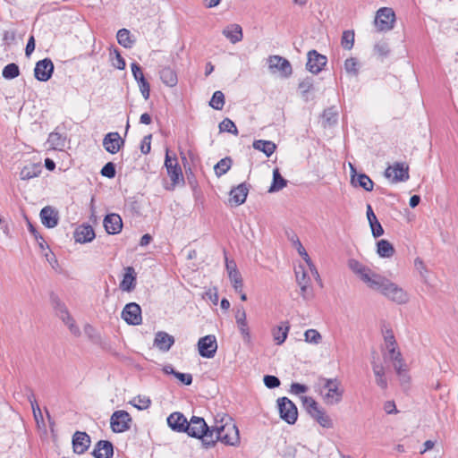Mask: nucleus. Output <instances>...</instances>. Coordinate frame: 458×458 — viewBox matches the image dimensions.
<instances>
[{
  "mask_svg": "<svg viewBox=\"0 0 458 458\" xmlns=\"http://www.w3.org/2000/svg\"><path fill=\"white\" fill-rule=\"evenodd\" d=\"M213 430L214 445L217 441L232 446L240 444L239 429L231 417L224 416L220 420H216Z\"/></svg>",
  "mask_w": 458,
  "mask_h": 458,
  "instance_id": "1",
  "label": "nucleus"
},
{
  "mask_svg": "<svg viewBox=\"0 0 458 458\" xmlns=\"http://www.w3.org/2000/svg\"><path fill=\"white\" fill-rule=\"evenodd\" d=\"M375 278L369 287L370 289L379 292L386 298L397 304H405L409 301V294L402 287L380 275Z\"/></svg>",
  "mask_w": 458,
  "mask_h": 458,
  "instance_id": "2",
  "label": "nucleus"
},
{
  "mask_svg": "<svg viewBox=\"0 0 458 458\" xmlns=\"http://www.w3.org/2000/svg\"><path fill=\"white\" fill-rule=\"evenodd\" d=\"M317 387L323 395L325 403L328 405L337 404L343 399L344 388L337 378L320 377L318 379Z\"/></svg>",
  "mask_w": 458,
  "mask_h": 458,
  "instance_id": "3",
  "label": "nucleus"
},
{
  "mask_svg": "<svg viewBox=\"0 0 458 458\" xmlns=\"http://www.w3.org/2000/svg\"><path fill=\"white\" fill-rule=\"evenodd\" d=\"M189 436L199 438L206 448L214 446L213 426L208 427L203 418L192 416L185 431Z\"/></svg>",
  "mask_w": 458,
  "mask_h": 458,
  "instance_id": "4",
  "label": "nucleus"
},
{
  "mask_svg": "<svg viewBox=\"0 0 458 458\" xmlns=\"http://www.w3.org/2000/svg\"><path fill=\"white\" fill-rule=\"evenodd\" d=\"M301 402L309 415L325 428H333V420L325 410L318 405L316 400L310 396H302Z\"/></svg>",
  "mask_w": 458,
  "mask_h": 458,
  "instance_id": "5",
  "label": "nucleus"
},
{
  "mask_svg": "<svg viewBox=\"0 0 458 458\" xmlns=\"http://www.w3.org/2000/svg\"><path fill=\"white\" fill-rule=\"evenodd\" d=\"M165 167L171 179V185L166 186V190L173 191L176 186L184 184L182 171L177 157L176 156L171 157L168 148L165 150Z\"/></svg>",
  "mask_w": 458,
  "mask_h": 458,
  "instance_id": "6",
  "label": "nucleus"
},
{
  "mask_svg": "<svg viewBox=\"0 0 458 458\" xmlns=\"http://www.w3.org/2000/svg\"><path fill=\"white\" fill-rule=\"evenodd\" d=\"M395 22V13L392 8H380L375 17V26L378 31H388L394 28Z\"/></svg>",
  "mask_w": 458,
  "mask_h": 458,
  "instance_id": "7",
  "label": "nucleus"
},
{
  "mask_svg": "<svg viewBox=\"0 0 458 458\" xmlns=\"http://www.w3.org/2000/svg\"><path fill=\"white\" fill-rule=\"evenodd\" d=\"M277 407L280 418L288 424H294L298 419L296 405L287 397L277 399Z\"/></svg>",
  "mask_w": 458,
  "mask_h": 458,
  "instance_id": "8",
  "label": "nucleus"
},
{
  "mask_svg": "<svg viewBox=\"0 0 458 458\" xmlns=\"http://www.w3.org/2000/svg\"><path fill=\"white\" fill-rule=\"evenodd\" d=\"M349 267L368 287L371 286L372 282L376 279L375 277L378 276V274L374 273L369 267L362 265L356 259L349 260Z\"/></svg>",
  "mask_w": 458,
  "mask_h": 458,
  "instance_id": "9",
  "label": "nucleus"
},
{
  "mask_svg": "<svg viewBox=\"0 0 458 458\" xmlns=\"http://www.w3.org/2000/svg\"><path fill=\"white\" fill-rule=\"evenodd\" d=\"M267 64L271 72H279L282 77L288 78L293 72L290 62L280 55H270Z\"/></svg>",
  "mask_w": 458,
  "mask_h": 458,
  "instance_id": "10",
  "label": "nucleus"
},
{
  "mask_svg": "<svg viewBox=\"0 0 458 458\" xmlns=\"http://www.w3.org/2000/svg\"><path fill=\"white\" fill-rule=\"evenodd\" d=\"M131 418L125 411H116L110 418V426L114 432L122 433L130 428Z\"/></svg>",
  "mask_w": 458,
  "mask_h": 458,
  "instance_id": "11",
  "label": "nucleus"
},
{
  "mask_svg": "<svg viewBox=\"0 0 458 458\" xmlns=\"http://www.w3.org/2000/svg\"><path fill=\"white\" fill-rule=\"evenodd\" d=\"M123 320L132 326H138L142 322L141 308L136 302H130L125 305L122 311Z\"/></svg>",
  "mask_w": 458,
  "mask_h": 458,
  "instance_id": "12",
  "label": "nucleus"
},
{
  "mask_svg": "<svg viewBox=\"0 0 458 458\" xmlns=\"http://www.w3.org/2000/svg\"><path fill=\"white\" fill-rule=\"evenodd\" d=\"M199 355L204 358H213L217 350V343L215 335H208L201 337L198 342Z\"/></svg>",
  "mask_w": 458,
  "mask_h": 458,
  "instance_id": "13",
  "label": "nucleus"
},
{
  "mask_svg": "<svg viewBox=\"0 0 458 458\" xmlns=\"http://www.w3.org/2000/svg\"><path fill=\"white\" fill-rule=\"evenodd\" d=\"M385 176L393 182H405L409 179V167L403 163H395L385 171Z\"/></svg>",
  "mask_w": 458,
  "mask_h": 458,
  "instance_id": "14",
  "label": "nucleus"
},
{
  "mask_svg": "<svg viewBox=\"0 0 458 458\" xmlns=\"http://www.w3.org/2000/svg\"><path fill=\"white\" fill-rule=\"evenodd\" d=\"M54 64L50 58H45L36 63L34 76L39 81H47L54 72Z\"/></svg>",
  "mask_w": 458,
  "mask_h": 458,
  "instance_id": "15",
  "label": "nucleus"
},
{
  "mask_svg": "<svg viewBox=\"0 0 458 458\" xmlns=\"http://www.w3.org/2000/svg\"><path fill=\"white\" fill-rule=\"evenodd\" d=\"M55 309L56 315L69 327L71 333L76 336L80 335V328L75 325L73 318L69 314L66 306L59 301H55Z\"/></svg>",
  "mask_w": 458,
  "mask_h": 458,
  "instance_id": "16",
  "label": "nucleus"
},
{
  "mask_svg": "<svg viewBox=\"0 0 458 458\" xmlns=\"http://www.w3.org/2000/svg\"><path fill=\"white\" fill-rule=\"evenodd\" d=\"M307 55V70L313 74H318V72H320L323 67L327 64V57L323 55H320L316 50L309 51Z\"/></svg>",
  "mask_w": 458,
  "mask_h": 458,
  "instance_id": "17",
  "label": "nucleus"
},
{
  "mask_svg": "<svg viewBox=\"0 0 458 458\" xmlns=\"http://www.w3.org/2000/svg\"><path fill=\"white\" fill-rule=\"evenodd\" d=\"M124 140L121 138L118 132H108L103 139L104 148L111 153L116 154L123 146Z\"/></svg>",
  "mask_w": 458,
  "mask_h": 458,
  "instance_id": "18",
  "label": "nucleus"
},
{
  "mask_svg": "<svg viewBox=\"0 0 458 458\" xmlns=\"http://www.w3.org/2000/svg\"><path fill=\"white\" fill-rule=\"evenodd\" d=\"M249 185L246 182L240 183L230 191L229 203L231 206H240L246 201L249 193Z\"/></svg>",
  "mask_w": 458,
  "mask_h": 458,
  "instance_id": "19",
  "label": "nucleus"
},
{
  "mask_svg": "<svg viewBox=\"0 0 458 458\" xmlns=\"http://www.w3.org/2000/svg\"><path fill=\"white\" fill-rule=\"evenodd\" d=\"M91 443L89 436L86 432L76 431L72 437L73 451L78 454H84Z\"/></svg>",
  "mask_w": 458,
  "mask_h": 458,
  "instance_id": "20",
  "label": "nucleus"
},
{
  "mask_svg": "<svg viewBox=\"0 0 458 458\" xmlns=\"http://www.w3.org/2000/svg\"><path fill=\"white\" fill-rule=\"evenodd\" d=\"M39 216L42 224L47 228H54L58 225V212L51 206L43 208Z\"/></svg>",
  "mask_w": 458,
  "mask_h": 458,
  "instance_id": "21",
  "label": "nucleus"
},
{
  "mask_svg": "<svg viewBox=\"0 0 458 458\" xmlns=\"http://www.w3.org/2000/svg\"><path fill=\"white\" fill-rule=\"evenodd\" d=\"M103 224L108 234H117L123 228L121 216L114 213L106 215L104 218Z\"/></svg>",
  "mask_w": 458,
  "mask_h": 458,
  "instance_id": "22",
  "label": "nucleus"
},
{
  "mask_svg": "<svg viewBox=\"0 0 458 458\" xmlns=\"http://www.w3.org/2000/svg\"><path fill=\"white\" fill-rule=\"evenodd\" d=\"M371 366L377 386L380 387L382 390H386L388 386L386 376V368L384 367L383 364L377 362L375 357H373L371 360Z\"/></svg>",
  "mask_w": 458,
  "mask_h": 458,
  "instance_id": "23",
  "label": "nucleus"
},
{
  "mask_svg": "<svg viewBox=\"0 0 458 458\" xmlns=\"http://www.w3.org/2000/svg\"><path fill=\"white\" fill-rule=\"evenodd\" d=\"M174 344V338L173 335L164 331H158L156 333L154 346H156L161 352H168Z\"/></svg>",
  "mask_w": 458,
  "mask_h": 458,
  "instance_id": "24",
  "label": "nucleus"
},
{
  "mask_svg": "<svg viewBox=\"0 0 458 458\" xmlns=\"http://www.w3.org/2000/svg\"><path fill=\"white\" fill-rule=\"evenodd\" d=\"M114 454V446L110 441H98L92 452L95 458H112Z\"/></svg>",
  "mask_w": 458,
  "mask_h": 458,
  "instance_id": "25",
  "label": "nucleus"
},
{
  "mask_svg": "<svg viewBox=\"0 0 458 458\" xmlns=\"http://www.w3.org/2000/svg\"><path fill=\"white\" fill-rule=\"evenodd\" d=\"M167 424L174 431L185 432L188 421L181 412H174L168 416Z\"/></svg>",
  "mask_w": 458,
  "mask_h": 458,
  "instance_id": "26",
  "label": "nucleus"
},
{
  "mask_svg": "<svg viewBox=\"0 0 458 458\" xmlns=\"http://www.w3.org/2000/svg\"><path fill=\"white\" fill-rule=\"evenodd\" d=\"M95 238V232L91 225H80L74 232V239L77 242L86 243L91 242Z\"/></svg>",
  "mask_w": 458,
  "mask_h": 458,
  "instance_id": "27",
  "label": "nucleus"
},
{
  "mask_svg": "<svg viewBox=\"0 0 458 458\" xmlns=\"http://www.w3.org/2000/svg\"><path fill=\"white\" fill-rule=\"evenodd\" d=\"M222 34L232 43L236 44L242 40V29L239 24L233 23L226 26Z\"/></svg>",
  "mask_w": 458,
  "mask_h": 458,
  "instance_id": "28",
  "label": "nucleus"
},
{
  "mask_svg": "<svg viewBox=\"0 0 458 458\" xmlns=\"http://www.w3.org/2000/svg\"><path fill=\"white\" fill-rule=\"evenodd\" d=\"M136 285V272L132 267H126L124 268V275L120 288L125 292H131Z\"/></svg>",
  "mask_w": 458,
  "mask_h": 458,
  "instance_id": "29",
  "label": "nucleus"
},
{
  "mask_svg": "<svg viewBox=\"0 0 458 458\" xmlns=\"http://www.w3.org/2000/svg\"><path fill=\"white\" fill-rule=\"evenodd\" d=\"M351 183L354 187H360L367 191H371L374 187L373 181L365 174H359L355 178V174H352Z\"/></svg>",
  "mask_w": 458,
  "mask_h": 458,
  "instance_id": "30",
  "label": "nucleus"
},
{
  "mask_svg": "<svg viewBox=\"0 0 458 458\" xmlns=\"http://www.w3.org/2000/svg\"><path fill=\"white\" fill-rule=\"evenodd\" d=\"M383 357L385 361L392 362L394 369H400V367L406 364L398 349H392L389 352H384Z\"/></svg>",
  "mask_w": 458,
  "mask_h": 458,
  "instance_id": "31",
  "label": "nucleus"
},
{
  "mask_svg": "<svg viewBox=\"0 0 458 458\" xmlns=\"http://www.w3.org/2000/svg\"><path fill=\"white\" fill-rule=\"evenodd\" d=\"M290 329L288 322H284V325L277 326L272 328L273 339L276 344L281 345L284 343L287 338V335Z\"/></svg>",
  "mask_w": 458,
  "mask_h": 458,
  "instance_id": "32",
  "label": "nucleus"
},
{
  "mask_svg": "<svg viewBox=\"0 0 458 458\" xmlns=\"http://www.w3.org/2000/svg\"><path fill=\"white\" fill-rule=\"evenodd\" d=\"M160 79L168 87H174L178 79L176 72L170 67H164L159 72Z\"/></svg>",
  "mask_w": 458,
  "mask_h": 458,
  "instance_id": "33",
  "label": "nucleus"
},
{
  "mask_svg": "<svg viewBox=\"0 0 458 458\" xmlns=\"http://www.w3.org/2000/svg\"><path fill=\"white\" fill-rule=\"evenodd\" d=\"M41 172L42 168L39 164H30L21 169L20 172V178L21 180H30L38 177Z\"/></svg>",
  "mask_w": 458,
  "mask_h": 458,
  "instance_id": "34",
  "label": "nucleus"
},
{
  "mask_svg": "<svg viewBox=\"0 0 458 458\" xmlns=\"http://www.w3.org/2000/svg\"><path fill=\"white\" fill-rule=\"evenodd\" d=\"M252 147L263 152L267 157H270L276 150V146L270 140H256L252 143Z\"/></svg>",
  "mask_w": 458,
  "mask_h": 458,
  "instance_id": "35",
  "label": "nucleus"
},
{
  "mask_svg": "<svg viewBox=\"0 0 458 458\" xmlns=\"http://www.w3.org/2000/svg\"><path fill=\"white\" fill-rule=\"evenodd\" d=\"M377 248V252L381 258H391L394 254V248L387 240L378 241Z\"/></svg>",
  "mask_w": 458,
  "mask_h": 458,
  "instance_id": "36",
  "label": "nucleus"
},
{
  "mask_svg": "<svg viewBox=\"0 0 458 458\" xmlns=\"http://www.w3.org/2000/svg\"><path fill=\"white\" fill-rule=\"evenodd\" d=\"M287 184V181L281 175L279 170L276 168L273 171V182L268 190L269 192H276L282 190Z\"/></svg>",
  "mask_w": 458,
  "mask_h": 458,
  "instance_id": "37",
  "label": "nucleus"
},
{
  "mask_svg": "<svg viewBox=\"0 0 458 458\" xmlns=\"http://www.w3.org/2000/svg\"><path fill=\"white\" fill-rule=\"evenodd\" d=\"M118 43L125 48L132 47L135 40L131 39V32L127 29H121L118 30L117 35Z\"/></svg>",
  "mask_w": 458,
  "mask_h": 458,
  "instance_id": "38",
  "label": "nucleus"
},
{
  "mask_svg": "<svg viewBox=\"0 0 458 458\" xmlns=\"http://www.w3.org/2000/svg\"><path fill=\"white\" fill-rule=\"evenodd\" d=\"M47 144L52 149H61L65 145V137L58 132H51L47 139Z\"/></svg>",
  "mask_w": 458,
  "mask_h": 458,
  "instance_id": "39",
  "label": "nucleus"
},
{
  "mask_svg": "<svg viewBox=\"0 0 458 458\" xmlns=\"http://www.w3.org/2000/svg\"><path fill=\"white\" fill-rule=\"evenodd\" d=\"M232 163L233 160L229 157L222 158L214 167L216 174L220 177L226 174L231 168Z\"/></svg>",
  "mask_w": 458,
  "mask_h": 458,
  "instance_id": "40",
  "label": "nucleus"
},
{
  "mask_svg": "<svg viewBox=\"0 0 458 458\" xmlns=\"http://www.w3.org/2000/svg\"><path fill=\"white\" fill-rule=\"evenodd\" d=\"M296 245H297V250H298V252L299 254L303 258V259L306 261L307 265L309 266L310 271L318 277L319 278V275L316 269V267H314V265L312 264L307 251L305 250L304 247L302 246V244L301 243V242L297 239L296 242H295Z\"/></svg>",
  "mask_w": 458,
  "mask_h": 458,
  "instance_id": "41",
  "label": "nucleus"
},
{
  "mask_svg": "<svg viewBox=\"0 0 458 458\" xmlns=\"http://www.w3.org/2000/svg\"><path fill=\"white\" fill-rule=\"evenodd\" d=\"M2 75L6 80H13L18 77L20 75L19 66L14 63L5 65L3 69Z\"/></svg>",
  "mask_w": 458,
  "mask_h": 458,
  "instance_id": "42",
  "label": "nucleus"
},
{
  "mask_svg": "<svg viewBox=\"0 0 458 458\" xmlns=\"http://www.w3.org/2000/svg\"><path fill=\"white\" fill-rule=\"evenodd\" d=\"M225 105V95L222 91L216 90L214 92L209 106L216 110H222Z\"/></svg>",
  "mask_w": 458,
  "mask_h": 458,
  "instance_id": "43",
  "label": "nucleus"
},
{
  "mask_svg": "<svg viewBox=\"0 0 458 458\" xmlns=\"http://www.w3.org/2000/svg\"><path fill=\"white\" fill-rule=\"evenodd\" d=\"M229 279L236 293H242L243 288V281L241 273L238 270L230 272Z\"/></svg>",
  "mask_w": 458,
  "mask_h": 458,
  "instance_id": "44",
  "label": "nucleus"
},
{
  "mask_svg": "<svg viewBox=\"0 0 458 458\" xmlns=\"http://www.w3.org/2000/svg\"><path fill=\"white\" fill-rule=\"evenodd\" d=\"M324 122L327 125H333L337 123L338 112L335 106L328 107L323 113Z\"/></svg>",
  "mask_w": 458,
  "mask_h": 458,
  "instance_id": "45",
  "label": "nucleus"
},
{
  "mask_svg": "<svg viewBox=\"0 0 458 458\" xmlns=\"http://www.w3.org/2000/svg\"><path fill=\"white\" fill-rule=\"evenodd\" d=\"M219 131L221 132H229L233 135H238L239 131L235 125V123L229 118H225L220 123H219Z\"/></svg>",
  "mask_w": 458,
  "mask_h": 458,
  "instance_id": "46",
  "label": "nucleus"
},
{
  "mask_svg": "<svg viewBox=\"0 0 458 458\" xmlns=\"http://www.w3.org/2000/svg\"><path fill=\"white\" fill-rule=\"evenodd\" d=\"M130 403L138 410H146L149 407L151 401L148 396L138 395L130 401Z\"/></svg>",
  "mask_w": 458,
  "mask_h": 458,
  "instance_id": "47",
  "label": "nucleus"
},
{
  "mask_svg": "<svg viewBox=\"0 0 458 458\" xmlns=\"http://www.w3.org/2000/svg\"><path fill=\"white\" fill-rule=\"evenodd\" d=\"M354 44V31L344 30L341 38V45L346 50H351Z\"/></svg>",
  "mask_w": 458,
  "mask_h": 458,
  "instance_id": "48",
  "label": "nucleus"
},
{
  "mask_svg": "<svg viewBox=\"0 0 458 458\" xmlns=\"http://www.w3.org/2000/svg\"><path fill=\"white\" fill-rule=\"evenodd\" d=\"M398 379L403 386H406L410 384L411 377L408 374V366L405 364L404 366L400 367V369H394Z\"/></svg>",
  "mask_w": 458,
  "mask_h": 458,
  "instance_id": "49",
  "label": "nucleus"
},
{
  "mask_svg": "<svg viewBox=\"0 0 458 458\" xmlns=\"http://www.w3.org/2000/svg\"><path fill=\"white\" fill-rule=\"evenodd\" d=\"M304 338L307 343L318 344L321 342L322 336L316 329H308L304 333Z\"/></svg>",
  "mask_w": 458,
  "mask_h": 458,
  "instance_id": "50",
  "label": "nucleus"
},
{
  "mask_svg": "<svg viewBox=\"0 0 458 458\" xmlns=\"http://www.w3.org/2000/svg\"><path fill=\"white\" fill-rule=\"evenodd\" d=\"M236 324L243 341L249 343L250 341V333L247 320L238 321Z\"/></svg>",
  "mask_w": 458,
  "mask_h": 458,
  "instance_id": "51",
  "label": "nucleus"
},
{
  "mask_svg": "<svg viewBox=\"0 0 458 458\" xmlns=\"http://www.w3.org/2000/svg\"><path fill=\"white\" fill-rule=\"evenodd\" d=\"M296 275V281L299 285L302 284H310V277L308 276L307 273L305 272L303 267L299 266V267L295 270Z\"/></svg>",
  "mask_w": 458,
  "mask_h": 458,
  "instance_id": "52",
  "label": "nucleus"
},
{
  "mask_svg": "<svg viewBox=\"0 0 458 458\" xmlns=\"http://www.w3.org/2000/svg\"><path fill=\"white\" fill-rule=\"evenodd\" d=\"M114 55V57L112 59L113 61V65L119 69V70H123L125 68V61L124 59L123 58V56L121 55L120 52L118 51V49L114 48L113 50V52L110 53V55Z\"/></svg>",
  "mask_w": 458,
  "mask_h": 458,
  "instance_id": "53",
  "label": "nucleus"
},
{
  "mask_svg": "<svg viewBox=\"0 0 458 458\" xmlns=\"http://www.w3.org/2000/svg\"><path fill=\"white\" fill-rule=\"evenodd\" d=\"M358 62L355 58L351 57L345 60L344 69L348 73L357 75L358 74Z\"/></svg>",
  "mask_w": 458,
  "mask_h": 458,
  "instance_id": "54",
  "label": "nucleus"
},
{
  "mask_svg": "<svg viewBox=\"0 0 458 458\" xmlns=\"http://www.w3.org/2000/svg\"><path fill=\"white\" fill-rule=\"evenodd\" d=\"M115 165L112 162L106 163L101 169V175L112 179L115 176Z\"/></svg>",
  "mask_w": 458,
  "mask_h": 458,
  "instance_id": "55",
  "label": "nucleus"
},
{
  "mask_svg": "<svg viewBox=\"0 0 458 458\" xmlns=\"http://www.w3.org/2000/svg\"><path fill=\"white\" fill-rule=\"evenodd\" d=\"M374 51L378 56L385 57L389 54L390 49L386 42H378L374 46Z\"/></svg>",
  "mask_w": 458,
  "mask_h": 458,
  "instance_id": "56",
  "label": "nucleus"
},
{
  "mask_svg": "<svg viewBox=\"0 0 458 458\" xmlns=\"http://www.w3.org/2000/svg\"><path fill=\"white\" fill-rule=\"evenodd\" d=\"M264 384L267 388H276L280 386V380L277 377L267 375L264 377Z\"/></svg>",
  "mask_w": 458,
  "mask_h": 458,
  "instance_id": "57",
  "label": "nucleus"
},
{
  "mask_svg": "<svg viewBox=\"0 0 458 458\" xmlns=\"http://www.w3.org/2000/svg\"><path fill=\"white\" fill-rule=\"evenodd\" d=\"M140 90L145 100H148L149 98V92H150V86L149 83L147 81L146 79L138 81Z\"/></svg>",
  "mask_w": 458,
  "mask_h": 458,
  "instance_id": "58",
  "label": "nucleus"
},
{
  "mask_svg": "<svg viewBox=\"0 0 458 458\" xmlns=\"http://www.w3.org/2000/svg\"><path fill=\"white\" fill-rule=\"evenodd\" d=\"M131 72L134 79L138 81L145 79L141 67L137 63L131 64Z\"/></svg>",
  "mask_w": 458,
  "mask_h": 458,
  "instance_id": "59",
  "label": "nucleus"
},
{
  "mask_svg": "<svg viewBox=\"0 0 458 458\" xmlns=\"http://www.w3.org/2000/svg\"><path fill=\"white\" fill-rule=\"evenodd\" d=\"M151 138L152 135L148 134L145 136L141 141L140 150L143 154H148L151 149Z\"/></svg>",
  "mask_w": 458,
  "mask_h": 458,
  "instance_id": "60",
  "label": "nucleus"
},
{
  "mask_svg": "<svg viewBox=\"0 0 458 458\" xmlns=\"http://www.w3.org/2000/svg\"><path fill=\"white\" fill-rule=\"evenodd\" d=\"M174 377L179 379L183 385L190 386L192 383V376L190 373H174Z\"/></svg>",
  "mask_w": 458,
  "mask_h": 458,
  "instance_id": "61",
  "label": "nucleus"
},
{
  "mask_svg": "<svg viewBox=\"0 0 458 458\" xmlns=\"http://www.w3.org/2000/svg\"><path fill=\"white\" fill-rule=\"evenodd\" d=\"M372 234L375 238L381 236L384 233V229L380 223L377 220L376 223L369 224Z\"/></svg>",
  "mask_w": 458,
  "mask_h": 458,
  "instance_id": "62",
  "label": "nucleus"
},
{
  "mask_svg": "<svg viewBox=\"0 0 458 458\" xmlns=\"http://www.w3.org/2000/svg\"><path fill=\"white\" fill-rule=\"evenodd\" d=\"M16 38V33L14 30H5L3 34V40L4 44L10 45L14 42Z\"/></svg>",
  "mask_w": 458,
  "mask_h": 458,
  "instance_id": "63",
  "label": "nucleus"
},
{
  "mask_svg": "<svg viewBox=\"0 0 458 458\" xmlns=\"http://www.w3.org/2000/svg\"><path fill=\"white\" fill-rule=\"evenodd\" d=\"M291 390L293 393L299 394L307 392L308 387L299 383H293L291 386Z\"/></svg>",
  "mask_w": 458,
  "mask_h": 458,
  "instance_id": "64",
  "label": "nucleus"
}]
</instances>
